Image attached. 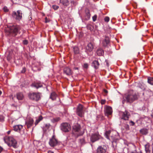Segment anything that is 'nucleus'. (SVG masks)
I'll use <instances>...</instances> for the list:
<instances>
[{"label":"nucleus","instance_id":"f257e3e1","mask_svg":"<svg viewBox=\"0 0 153 153\" xmlns=\"http://www.w3.org/2000/svg\"><path fill=\"white\" fill-rule=\"evenodd\" d=\"M123 99L125 100L123 101V104L124 103L125 101L131 103L137 99V95L134 91L131 90L125 95L123 97Z\"/></svg>","mask_w":153,"mask_h":153},{"label":"nucleus","instance_id":"f03ea898","mask_svg":"<svg viewBox=\"0 0 153 153\" xmlns=\"http://www.w3.org/2000/svg\"><path fill=\"white\" fill-rule=\"evenodd\" d=\"M4 140L9 146H12L14 148H16L17 147V142L13 137H6L4 139Z\"/></svg>","mask_w":153,"mask_h":153},{"label":"nucleus","instance_id":"7ed1b4c3","mask_svg":"<svg viewBox=\"0 0 153 153\" xmlns=\"http://www.w3.org/2000/svg\"><path fill=\"white\" fill-rule=\"evenodd\" d=\"M22 13L20 10H18L16 12L13 11L12 16L13 18L17 21H19L22 18Z\"/></svg>","mask_w":153,"mask_h":153},{"label":"nucleus","instance_id":"20e7f679","mask_svg":"<svg viewBox=\"0 0 153 153\" xmlns=\"http://www.w3.org/2000/svg\"><path fill=\"white\" fill-rule=\"evenodd\" d=\"M21 27L19 26H13L10 28V32L14 36H16L17 33H20Z\"/></svg>","mask_w":153,"mask_h":153},{"label":"nucleus","instance_id":"39448f33","mask_svg":"<svg viewBox=\"0 0 153 153\" xmlns=\"http://www.w3.org/2000/svg\"><path fill=\"white\" fill-rule=\"evenodd\" d=\"M29 97L31 100L38 101L40 99V94L39 93H30Z\"/></svg>","mask_w":153,"mask_h":153},{"label":"nucleus","instance_id":"423d86ee","mask_svg":"<svg viewBox=\"0 0 153 153\" xmlns=\"http://www.w3.org/2000/svg\"><path fill=\"white\" fill-rule=\"evenodd\" d=\"M61 129L63 131L66 132L71 129V126L70 125L67 123H63L61 124Z\"/></svg>","mask_w":153,"mask_h":153},{"label":"nucleus","instance_id":"0eeeda50","mask_svg":"<svg viewBox=\"0 0 153 153\" xmlns=\"http://www.w3.org/2000/svg\"><path fill=\"white\" fill-rule=\"evenodd\" d=\"M58 143L57 140L56 138L55 135H53L51 138L50 139L49 142V143L50 146L54 147L56 146Z\"/></svg>","mask_w":153,"mask_h":153},{"label":"nucleus","instance_id":"6e6552de","mask_svg":"<svg viewBox=\"0 0 153 153\" xmlns=\"http://www.w3.org/2000/svg\"><path fill=\"white\" fill-rule=\"evenodd\" d=\"M76 113L77 115L80 117L83 116L84 112L83 111V107L81 104H79L76 110Z\"/></svg>","mask_w":153,"mask_h":153},{"label":"nucleus","instance_id":"1a4fd4ad","mask_svg":"<svg viewBox=\"0 0 153 153\" xmlns=\"http://www.w3.org/2000/svg\"><path fill=\"white\" fill-rule=\"evenodd\" d=\"M100 138V136L97 132L93 134L91 137V140L92 142H94L98 140Z\"/></svg>","mask_w":153,"mask_h":153},{"label":"nucleus","instance_id":"9d476101","mask_svg":"<svg viewBox=\"0 0 153 153\" xmlns=\"http://www.w3.org/2000/svg\"><path fill=\"white\" fill-rule=\"evenodd\" d=\"M120 115L122 116V119L125 120H128L129 117V114L128 112L126 111L125 112H121L120 113Z\"/></svg>","mask_w":153,"mask_h":153},{"label":"nucleus","instance_id":"9b49d317","mask_svg":"<svg viewBox=\"0 0 153 153\" xmlns=\"http://www.w3.org/2000/svg\"><path fill=\"white\" fill-rule=\"evenodd\" d=\"M105 115H111L112 112V110L111 107L106 106L105 107Z\"/></svg>","mask_w":153,"mask_h":153},{"label":"nucleus","instance_id":"f8f14e48","mask_svg":"<svg viewBox=\"0 0 153 153\" xmlns=\"http://www.w3.org/2000/svg\"><path fill=\"white\" fill-rule=\"evenodd\" d=\"M102 45L104 46H107L109 44L110 40L109 38L107 36H105L104 39L101 40Z\"/></svg>","mask_w":153,"mask_h":153},{"label":"nucleus","instance_id":"ddd939ff","mask_svg":"<svg viewBox=\"0 0 153 153\" xmlns=\"http://www.w3.org/2000/svg\"><path fill=\"white\" fill-rule=\"evenodd\" d=\"M13 130L15 131L21 133L22 130L23 128V126L22 125H19L13 126Z\"/></svg>","mask_w":153,"mask_h":153},{"label":"nucleus","instance_id":"4468645a","mask_svg":"<svg viewBox=\"0 0 153 153\" xmlns=\"http://www.w3.org/2000/svg\"><path fill=\"white\" fill-rule=\"evenodd\" d=\"M33 123V120L31 118H28L27 119L26 122V124L27 125L28 128L32 126Z\"/></svg>","mask_w":153,"mask_h":153},{"label":"nucleus","instance_id":"2eb2a0df","mask_svg":"<svg viewBox=\"0 0 153 153\" xmlns=\"http://www.w3.org/2000/svg\"><path fill=\"white\" fill-rule=\"evenodd\" d=\"M94 48V45L92 43H88L86 47V52L87 53L92 51Z\"/></svg>","mask_w":153,"mask_h":153},{"label":"nucleus","instance_id":"dca6fc26","mask_svg":"<svg viewBox=\"0 0 153 153\" xmlns=\"http://www.w3.org/2000/svg\"><path fill=\"white\" fill-rule=\"evenodd\" d=\"M64 72L67 75H71L72 74V72L70 69L68 67L65 68L64 70Z\"/></svg>","mask_w":153,"mask_h":153},{"label":"nucleus","instance_id":"f3484780","mask_svg":"<svg viewBox=\"0 0 153 153\" xmlns=\"http://www.w3.org/2000/svg\"><path fill=\"white\" fill-rule=\"evenodd\" d=\"M97 152V153H105L106 150L105 149L100 146L98 148Z\"/></svg>","mask_w":153,"mask_h":153},{"label":"nucleus","instance_id":"a211bd4d","mask_svg":"<svg viewBox=\"0 0 153 153\" xmlns=\"http://www.w3.org/2000/svg\"><path fill=\"white\" fill-rule=\"evenodd\" d=\"M17 98L19 100H22L24 98L23 94L21 93H19L16 94Z\"/></svg>","mask_w":153,"mask_h":153},{"label":"nucleus","instance_id":"6ab92c4d","mask_svg":"<svg viewBox=\"0 0 153 153\" xmlns=\"http://www.w3.org/2000/svg\"><path fill=\"white\" fill-rule=\"evenodd\" d=\"M92 66H93L95 69H97L98 68L99 63L98 61L95 60L92 62Z\"/></svg>","mask_w":153,"mask_h":153},{"label":"nucleus","instance_id":"aec40b11","mask_svg":"<svg viewBox=\"0 0 153 153\" xmlns=\"http://www.w3.org/2000/svg\"><path fill=\"white\" fill-rule=\"evenodd\" d=\"M97 53L98 56H101L103 55L104 51L102 49L99 48L97 50Z\"/></svg>","mask_w":153,"mask_h":153},{"label":"nucleus","instance_id":"412c9836","mask_svg":"<svg viewBox=\"0 0 153 153\" xmlns=\"http://www.w3.org/2000/svg\"><path fill=\"white\" fill-rule=\"evenodd\" d=\"M60 2L64 6H68L69 4V1L68 0H60Z\"/></svg>","mask_w":153,"mask_h":153},{"label":"nucleus","instance_id":"4be33fe9","mask_svg":"<svg viewBox=\"0 0 153 153\" xmlns=\"http://www.w3.org/2000/svg\"><path fill=\"white\" fill-rule=\"evenodd\" d=\"M31 86L33 87H35L37 88H39L41 87L42 86V85L41 83H33L31 85Z\"/></svg>","mask_w":153,"mask_h":153},{"label":"nucleus","instance_id":"5701e85b","mask_svg":"<svg viewBox=\"0 0 153 153\" xmlns=\"http://www.w3.org/2000/svg\"><path fill=\"white\" fill-rule=\"evenodd\" d=\"M42 119L43 118L41 116H40L38 118H37L35 123V125H37L40 121L42 120Z\"/></svg>","mask_w":153,"mask_h":153},{"label":"nucleus","instance_id":"b1692460","mask_svg":"<svg viewBox=\"0 0 153 153\" xmlns=\"http://www.w3.org/2000/svg\"><path fill=\"white\" fill-rule=\"evenodd\" d=\"M57 97V95L54 92H52L50 98L52 100H55Z\"/></svg>","mask_w":153,"mask_h":153},{"label":"nucleus","instance_id":"393cba45","mask_svg":"<svg viewBox=\"0 0 153 153\" xmlns=\"http://www.w3.org/2000/svg\"><path fill=\"white\" fill-rule=\"evenodd\" d=\"M80 126L79 125H78L77 126H74L73 127L74 130L76 132H79L80 130Z\"/></svg>","mask_w":153,"mask_h":153},{"label":"nucleus","instance_id":"a878e982","mask_svg":"<svg viewBox=\"0 0 153 153\" xmlns=\"http://www.w3.org/2000/svg\"><path fill=\"white\" fill-rule=\"evenodd\" d=\"M148 82L150 84L153 85V77H148Z\"/></svg>","mask_w":153,"mask_h":153},{"label":"nucleus","instance_id":"bb28decb","mask_svg":"<svg viewBox=\"0 0 153 153\" xmlns=\"http://www.w3.org/2000/svg\"><path fill=\"white\" fill-rule=\"evenodd\" d=\"M149 145H146L145 146L146 153H150V151L149 149Z\"/></svg>","mask_w":153,"mask_h":153},{"label":"nucleus","instance_id":"cd10ccee","mask_svg":"<svg viewBox=\"0 0 153 153\" xmlns=\"http://www.w3.org/2000/svg\"><path fill=\"white\" fill-rule=\"evenodd\" d=\"M74 52L75 54H77L79 53V50L78 48L75 46L74 48Z\"/></svg>","mask_w":153,"mask_h":153},{"label":"nucleus","instance_id":"c85d7f7f","mask_svg":"<svg viewBox=\"0 0 153 153\" xmlns=\"http://www.w3.org/2000/svg\"><path fill=\"white\" fill-rule=\"evenodd\" d=\"M110 133V131H107L105 134V137L108 139H109L108 135Z\"/></svg>","mask_w":153,"mask_h":153},{"label":"nucleus","instance_id":"c756f323","mask_svg":"<svg viewBox=\"0 0 153 153\" xmlns=\"http://www.w3.org/2000/svg\"><path fill=\"white\" fill-rule=\"evenodd\" d=\"M87 27L88 29L90 30L91 31H92L93 30V27L92 25L89 24Z\"/></svg>","mask_w":153,"mask_h":153},{"label":"nucleus","instance_id":"7c9ffc66","mask_svg":"<svg viewBox=\"0 0 153 153\" xmlns=\"http://www.w3.org/2000/svg\"><path fill=\"white\" fill-rule=\"evenodd\" d=\"M140 131L143 134H145L146 133V130L145 129H141L140 130Z\"/></svg>","mask_w":153,"mask_h":153},{"label":"nucleus","instance_id":"2f4dec72","mask_svg":"<svg viewBox=\"0 0 153 153\" xmlns=\"http://www.w3.org/2000/svg\"><path fill=\"white\" fill-rule=\"evenodd\" d=\"M88 64L87 63H84L83 65V67L85 68H87L88 67Z\"/></svg>","mask_w":153,"mask_h":153},{"label":"nucleus","instance_id":"473e14b6","mask_svg":"<svg viewBox=\"0 0 153 153\" xmlns=\"http://www.w3.org/2000/svg\"><path fill=\"white\" fill-rule=\"evenodd\" d=\"M79 142L81 144H83L85 143V140L84 139L82 138L80 139Z\"/></svg>","mask_w":153,"mask_h":153},{"label":"nucleus","instance_id":"72a5a7b5","mask_svg":"<svg viewBox=\"0 0 153 153\" xmlns=\"http://www.w3.org/2000/svg\"><path fill=\"white\" fill-rule=\"evenodd\" d=\"M3 9L4 10V11L5 12H7L9 11L8 9L6 7H4L3 8Z\"/></svg>","mask_w":153,"mask_h":153},{"label":"nucleus","instance_id":"f704fd0d","mask_svg":"<svg viewBox=\"0 0 153 153\" xmlns=\"http://www.w3.org/2000/svg\"><path fill=\"white\" fill-rule=\"evenodd\" d=\"M52 7L55 10H56L59 7L56 5H53L52 6Z\"/></svg>","mask_w":153,"mask_h":153},{"label":"nucleus","instance_id":"c9c22d12","mask_svg":"<svg viewBox=\"0 0 153 153\" xmlns=\"http://www.w3.org/2000/svg\"><path fill=\"white\" fill-rule=\"evenodd\" d=\"M104 20L106 22H108L109 20V18L108 17H106L104 18Z\"/></svg>","mask_w":153,"mask_h":153},{"label":"nucleus","instance_id":"e433bc0d","mask_svg":"<svg viewBox=\"0 0 153 153\" xmlns=\"http://www.w3.org/2000/svg\"><path fill=\"white\" fill-rule=\"evenodd\" d=\"M4 120V117L1 115H0V121H2Z\"/></svg>","mask_w":153,"mask_h":153},{"label":"nucleus","instance_id":"4c0bfd02","mask_svg":"<svg viewBox=\"0 0 153 153\" xmlns=\"http://www.w3.org/2000/svg\"><path fill=\"white\" fill-rule=\"evenodd\" d=\"M105 102V100H102L101 101V103L102 105L104 104Z\"/></svg>","mask_w":153,"mask_h":153},{"label":"nucleus","instance_id":"58836bf2","mask_svg":"<svg viewBox=\"0 0 153 153\" xmlns=\"http://www.w3.org/2000/svg\"><path fill=\"white\" fill-rule=\"evenodd\" d=\"M45 127L46 128L45 130L46 129H48L49 128V124H46L45 125Z\"/></svg>","mask_w":153,"mask_h":153},{"label":"nucleus","instance_id":"ea45409f","mask_svg":"<svg viewBox=\"0 0 153 153\" xmlns=\"http://www.w3.org/2000/svg\"><path fill=\"white\" fill-rule=\"evenodd\" d=\"M23 43L24 45H27L28 43V41L27 40H25L23 41Z\"/></svg>","mask_w":153,"mask_h":153},{"label":"nucleus","instance_id":"a19ab883","mask_svg":"<svg viewBox=\"0 0 153 153\" xmlns=\"http://www.w3.org/2000/svg\"><path fill=\"white\" fill-rule=\"evenodd\" d=\"M125 128L126 130H129V126L128 125H126L125 126Z\"/></svg>","mask_w":153,"mask_h":153},{"label":"nucleus","instance_id":"79ce46f5","mask_svg":"<svg viewBox=\"0 0 153 153\" xmlns=\"http://www.w3.org/2000/svg\"><path fill=\"white\" fill-rule=\"evenodd\" d=\"M130 124L131 126H134V123L133 121H131L130 122Z\"/></svg>","mask_w":153,"mask_h":153},{"label":"nucleus","instance_id":"37998d69","mask_svg":"<svg viewBox=\"0 0 153 153\" xmlns=\"http://www.w3.org/2000/svg\"><path fill=\"white\" fill-rule=\"evenodd\" d=\"M71 3L73 4L74 5H76V2H74V1H71Z\"/></svg>","mask_w":153,"mask_h":153},{"label":"nucleus","instance_id":"c03bdc74","mask_svg":"<svg viewBox=\"0 0 153 153\" xmlns=\"http://www.w3.org/2000/svg\"><path fill=\"white\" fill-rule=\"evenodd\" d=\"M93 20L94 21H95L96 20V17L95 16H94L93 17Z\"/></svg>","mask_w":153,"mask_h":153},{"label":"nucleus","instance_id":"a18cd8bd","mask_svg":"<svg viewBox=\"0 0 153 153\" xmlns=\"http://www.w3.org/2000/svg\"><path fill=\"white\" fill-rule=\"evenodd\" d=\"M3 148L0 146V153L2 151Z\"/></svg>","mask_w":153,"mask_h":153},{"label":"nucleus","instance_id":"49530a36","mask_svg":"<svg viewBox=\"0 0 153 153\" xmlns=\"http://www.w3.org/2000/svg\"><path fill=\"white\" fill-rule=\"evenodd\" d=\"M48 153H54L53 152L51 151H48Z\"/></svg>","mask_w":153,"mask_h":153},{"label":"nucleus","instance_id":"de8ad7c7","mask_svg":"<svg viewBox=\"0 0 153 153\" xmlns=\"http://www.w3.org/2000/svg\"><path fill=\"white\" fill-rule=\"evenodd\" d=\"M45 22L47 23V22H48L49 21H48L47 20V18H45Z\"/></svg>","mask_w":153,"mask_h":153},{"label":"nucleus","instance_id":"09e8293b","mask_svg":"<svg viewBox=\"0 0 153 153\" xmlns=\"http://www.w3.org/2000/svg\"><path fill=\"white\" fill-rule=\"evenodd\" d=\"M25 72V69H24H24H23V70H22V72H22V73H24Z\"/></svg>","mask_w":153,"mask_h":153},{"label":"nucleus","instance_id":"8fccbe9b","mask_svg":"<svg viewBox=\"0 0 153 153\" xmlns=\"http://www.w3.org/2000/svg\"><path fill=\"white\" fill-rule=\"evenodd\" d=\"M10 132H11V131H10V130L9 131L7 132V133L8 134H9L10 133Z\"/></svg>","mask_w":153,"mask_h":153},{"label":"nucleus","instance_id":"3c124183","mask_svg":"<svg viewBox=\"0 0 153 153\" xmlns=\"http://www.w3.org/2000/svg\"><path fill=\"white\" fill-rule=\"evenodd\" d=\"M104 91L105 92V93L106 94H107L108 93V91L106 90H104Z\"/></svg>","mask_w":153,"mask_h":153},{"label":"nucleus","instance_id":"603ef678","mask_svg":"<svg viewBox=\"0 0 153 153\" xmlns=\"http://www.w3.org/2000/svg\"><path fill=\"white\" fill-rule=\"evenodd\" d=\"M151 116L152 118H153V112L152 113V114H151Z\"/></svg>","mask_w":153,"mask_h":153},{"label":"nucleus","instance_id":"864d4df0","mask_svg":"<svg viewBox=\"0 0 153 153\" xmlns=\"http://www.w3.org/2000/svg\"><path fill=\"white\" fill-rule=\"evenodd\" d=\"M7 59L9 60L10 59V57H9V56H8L7 57Z\"/></svg>","mask_w":153,"mask_h":153},{"label":"nucleus","instance_id":"5fc2aeb1","mask_svg":"<svg viewBox=\"0 0 153 153\" xmlns=\"http://www.w3.org/2000/svg\"><path fill=\"white\" fill-rule=\"evenodd\" d=\"M106 63H107V66H108V63H107V62H106Z\"/></svg>","mask_w":153,"mask_h":153},{"label":"nucleus","instance_id":"6e6d98bb","mask_svg":"<svg viewBox=\"0 0 153 153\" xmlns=\"http://www.w3.org/2000/svg\"><path fill=\"white\" fill-rule=\"evenodd\" d=\"M1 93H2L0 91V95L1 94Z\"/></svg>","mask_w":153,"mask_h":153},{"label":"nucleus","instance_id":"4d7b16f0","mask_svg":"<svg viewBox=\"0 0 153 153\" xmlns=\"http://www.w3.org/2000/svg\"><path fill=\"white\" fill-rule=\"evenodd\" d=\"M152 153H153V147H152Z\"/></svg>","mask_w":153,"mask_h":153},{"label":"nucleus","instance_id":"13d9d810","mask_svg":"<svg viewBox=\"0 0 153 153\" xmlns=\"http://www.w3.org/2000/svg\"><path fill=\"white\" fill-rule=\"evenodd\" d=\"M12 1L14 2L15 0H11Z\"/></svg>","mask_w":153,"mask_h":153},{"label":"nucleus","instance_id":"bf43d9fd","mask_svg":"<svg viewBox=\"0 0 153 153\" xmlns=\"http://www.w3.org/2000/svg\"><path fill=\"white\" fill-rule=\"evenodd\" d=\"M152 146H153L152 147H153V144H152Z\"/></svg>","mask_w":153,"mask_h":153}]
</instances>
